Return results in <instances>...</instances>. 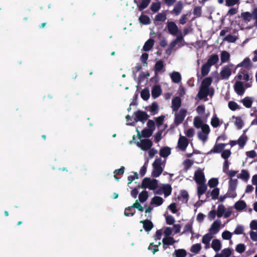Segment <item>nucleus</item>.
<instances>
[{"label":"nucleus","instance_id":"46","mask_svg":"<svg viewBox=\"0 0 257 257\" xmlns=\"http://www.w3.org/2000/svg\"><path fill=\"white\" fill-rule=\"evenodd\" d=\"M176 257H185L187 255V251L184 249H178L175 250Z\"/></svg>","mask_w":257,"mask_h":257},{"label":"nucleus","instance_id":"22","mask_svg":"<svg viewBox=\"0 0 257 257\" xmlns=\"http://www.w3.org/2000/svg\"><path fill=\"white\" fill-rule=\"evenodd\" d=\"M162 93V89L160 85H155L152 89V96L154 99L158 97Z\"/></svg>","mask_w":257,"mask_h":257},{"label":"nucleus","instance_id":"50","mask_svg":"<svg viewBox=\"0 0 257 257\" xmlns=\"http://www.w3.org/2000/svg\"><path fill=\"white\" fill-rule=\"evenodd\" d=\"M218 180L217 178H212L210 179L208 182V185L210 188H215L218 184Z\"/></svg>","mask_w":257,"mask_h":257},{"label":"nucleus","instance_id":"28","mask_svg":"<svg viewBox=\"0 0 257 257\" xmlns=\"http://www.w3.org/2000/svg\"><path fill=\"white\" fill-rule=\"evenodd\" d=\"M171 154V149L168 147H164L160 150V155L163 158H166Z\"/></svg>","mask_w":257,"mask_h":257},{"label":"nucleus","instance_id":"62","mask_svg":"<svg viewBox=\"0 0 257 257\" xmlns=\"http://www.w3.org/2000/svg\"><path fill=\"white\" fill-rule=\"evenodd\" d=\"M198 138L203 142H205L208 139V135L204 134L201 131L198 133Z\"/></svg>","mask_w":257,"mask_h":257},{"label":"nucleus","instance_id":"52","mask_svg":"<svg viewBox=\"0 0 257 257\" xmlns=\"http://www.w3.org/2000/svg\"><path fill=\"white\" fill-rule=\"evenodd\" d=\"M163 61L160 60L156 63L155 65V70L156 72H160L163 69Z\"/></svg>","mask_w":257,"mask_h":257},{"label":"nucleus","instance_id":"39","mask_svg":"<svg viewBox=\"0 0 257 257\" xmlns=\"http://www.w3.org/2000/svg\"><path fill=\"white\" fill-rule=\"evenodd\" d=\"M247 138L246 135H242L238 139L237 144L241 148H242L246 144Z\"/></svg>","mask_w":257,"mask_h":257},{"label":"nucleus","instance_id":"33","mask_svg":"<svg viewBox=\"0 0 257 257\" xmlns=\"http://www.w3.org/2000/svg\"><path fill=\"white\" fill-rule=\"evenodd\" d=\"M162 188H163V193H164L165 197H167V196H169L170 195H171L172 190V188L171 185H170L169 184H167L166 185H164L162 187Z\"/></svg>","mask_w":257,"mask_h":257},{"label":"nucleus","instance_id":"16","mask_svg":"<svg viewBox=\"0 0 257 257\" xmlns=\"http://www.w3.org/2000/svg\"><path fill=\"white\" fill-rule=\"evenodd\" d=\"M153 132L152 130L145 128L142 131L141 134L139 131H138L137 135L139 139H141L142 137L149 138L153 135Z\"/></svg>","mask_w":257,"mask_h":257},{"label":"nucleus","instance_id":"19","mask_svg":"<svg viewBox=\"0 0 257 257\" xmlns=\"http://www.w3.org/2000/svg\"><path fill=\"white\" fill-rule=\"evenodd\" d=\"M140 223L143 224V228L147 232H149L151 231L154 227L153 222L149 219L141 220L140 221Z\"/></svg>","mask_w":257,"mask_h":257},{"label":"nucleus","instance_id":"60","mask_svg":"<svg viewBox=\"0 0 257 257\" xmlns=\"http://www.w3.org/2000/svg\"><path fill=\"white\" fill-rule=\"evenodd\" d=\"M221 253L223 257H229L231 254V250L229 248H226L221 250Z\"/></svg>","mask_w":257,"mask_h":257},{"label":"nucleus","instance_id":"31","mask_svg":"<svg viewBox=\"0 0 257 257\" xmlns=\"http://www.w3.org/2000/svg\"><path fill=\"white\" fill-rule=\"evenodd\" d=\"M211 67V66L209 65L206 63H205L202 66L201 69V72L202 76H205L209 73Z\"/></svg>","mask_w":257,"mask_h":257},{"label":"nucleus","instance_id":"47","mask_svg":"<svg viewBox=\"0 0 257 257\" xmlns=\"http://www.w3.org/2000/svg\"><path fill=\"white\" fill-rule=\"evenodd\" d=\"M180 195L181 196L178 197V199L183 198L186 203L187 202L189 199V194L187 191L185 190H181Z\"/></svg>","mask_w":257,"mask_h":257},{"label":"nucleus","instance_id":"15","mask_svg":"<svg viewBox=\"0 0 257 257\" xmlns=\"http://www.w3.org/2000/svg\"><path fill=\"white\" fill-rule=\"evenodd\" d=\"M226 145V144L223 143L216 144L213 149L208 153V154L212 153H220L223 150Z\"/></svg>","mask_w":257,"mask_h":257},{"label":"nucleus","instance_id":"17","mask_svg":"<svg viewBox=\"0 0 257 257\" xmlns=\"http://www.w3.org/2000/svg\"><path fill=\"white\" fill-rule=\"evenodd\" d=\"M237 78L239 80L243 79L246 82L249 80V76L248 74V72L246 70L243 69H241L239 70L237 75Z\"/></svg>","mask_w":257,"mask_h":257},{"label":"nucleus","instance_id":"40","mask_svg":"<svg viewBox=\"0 0 257 257\" xmlns=\"http://www.w3.org/2000/svg\"><path fill=\"white\" fill-rule=\"evenodd\" d=\"M228 106L232 111H235L237 109H241V107L234 101H230L228 102Z\"/></svg>","mask_w":257,"mask_h":257},{"label":"nucleus","instance_id":"11","mask_svg":"<svg viewBox=\"0 0 257 257\" xmlns=\"http://www.w3.org/2000/svg\"><path fill=\"white\" fill-rule=\"evenodd\" d=\"M221 221L220 220H216L213 222L209 229V233L211 234H215L219 230Z\"/></svg>","mask_w":257,"mask_h":257},{"label":"nucleus","instance_id":"8","mask_svg":"<svg viewBox=\"0 0 257 257\" xmlns=\"http://www.w3.org/2000/svg\"><path fill=\"white\" fill-rule=\"evenodd\" d=\"M194 179L197 184L205 182V175L204 173L201 170L195 171Z\"/></svg>","mask_w":257,"mask_h":257},{"label":"nucleus","instance_id":"20","mask_svg":"<svg viewBox=\"0 0 257 257\" xmlns=\"http://www.w3.org/2000/svg\"><path fill=\"white\" fill-rule=\"evenodd\" d=\"M253 98L249 96H246L242 99L240 102L246 108H250L253 102Z\"/></svg>","mask_w":257,"mask_h":257},{"label":"nucleus","instance_id":"18","mask_svg":"<svg viewBox=\"0 0 257 257\" xmlns=\"http://www.w3.org/2000/svg\"><path fill=\"white\" fill-rule=\"evenodd\" d=\"M252 66V63L250 59L246 57L244 60L236 65V67H243L247 69H250Z\"/></svg>","mask_w":257,"mask_h":257},{"label":"nucleus","instance_id":"57","mask_svg":"<svg viewBox=\"0 0 257 257\" xmlns=\"http://www.w3.org/2000/svg\"><path fill=\"white\" fill-rule=\"evenodd\" d=\"M219 194V189L218 188H215L211 192V195L213 200H215L218 198Z\"/></svg>","mask_w":257,"mask_h":257},{"label":"nucleus","instance_id":"1","mask_svg":"<svg viewBox=\"0 0 257 257\" xmlns=\"http://www.w3.org/2000/svg\"><path fill=\"white\" fill-rule=\"evenodd\" d=\"M158 186V181L155 179L151 180L150 178H145L142 182L141 186L139 185V188L144 189L149 188L150 190H155Z\"/></svg>","mask_w":257,"mask_h":257},{"label":"nucleus","instance_id":"56","mask_svg":"<svg viewBox=\"0 0 257 257\" xmlns=\"http://www.w3.org/2000/svg\"><path fill=\"white\" fill-rule=\"evenodd\" d=\"M237 179H230V181H229V187L228 188H231V189H236L237 184Z\"/></svg>","mask_w":257,"mask_h":257},{"label":"nucleus","instance_id":"21","mask_svg":"<svg viewBox=\"0 0 257 257\" xmlns=\"http://www.w3.org/2000/svg\"><path fill=\"white\" fill-rule=\"evenodd\" d=\"M209 94V89L200 87L198 92L197 96L200 99L206 97Z\"/></svg>","mask_w":257,"mask_h":257},{"label":"nucleus","instance_id":"38","mask_svg":"<svg viewBox=\"0 0 257 257\" xmlns=\"http://www.w3.org/2000/svg\"><path fill=\"white\" fill-rule=\"evenodd\" d=\"M148 192L146 190H144L139 194V199L141 202L143 203L148 199Z\"/></svg>","mask_w":257,"mask_h":257},{"label":"nucleus","instance_id":"36","mask_svg":"<svg viewBox=\"0 0 257 257\" xmlns=\"http://www.w3.org/2000/svg\"><path fill=\"white\" fill-rule=\"evenodd\" d=\"M201 248L202 246L200 243H196L192 245L190 250L194 254H197L201 250Z\"/></svg>","mask_w":257,"mask_h":257},{"label":"nucleus","instance_id":"13","mask_svg":"<svg viewBox=\"0 0 257 257\" xmlns=\"http://www.w3.org/2000/svg\"><path fill=\"white\" fill-rule=\"evenodd\" d=\"M181 99L178 96H176L173 98L171 107L173 111H177L178 110L181 106Z\"/></svg>","mask_w":257,"mask_h":257},{"label":"nucleus","instance_id":"6","mask_svg":"<svg viewBox=\"0 0 257 257\" xmlns=\"http://www.w3.org/2000/svg\"><path fill=\"white\" fill-rule=\"evenodd\" d=\"M167 28L169 33L173 36H176L179 31L177 25L173 21L167 22Z\"/></svg>","mask_w":257,"mask_h":257},{"label":"nucleus","instance_id":"53","mask_svg":"<svg viewBox=\"0 0 257 257\" xmlns=\"http://www.w3.org/2000/svg\"><path fill=\"white\" fill-rule=\"evenodd\" d=\"M203 124H203V122L200 117L196 116L194 118V125L196 128H199L201 127Z\"/></svg>","mask_w":257,"mask_h":257},{"label":"nucleus","instance_id":"49","mask_svg":"<svg viewBox=\"0 0 257 257\" xmlns=\"http://www.w3.org/2000/svg\"><path fill=\"white\" fill-rule=\"evenodd\" d=\"M220 121L218 117L215 115L211 118V124L213 127H217L220 125Z\"/></svg>","mask_w":257,"mask_h":257},{"label":"nucleus","instance_id":"3","mask_svg":"<svg viewBox=\"0 0 257 257\" xmlns=\"http://www.w3.org/2000/svg\"><path fill=\"white\" fill-rule=\"evenodd\" d=\"M232 64H229L223 66L220 71V77L222 79H227L231 74V68L233 67Z\"/></svg>","mask_w":257,"mask_h":257},{"label":"nucleus","instance_id":"59","mask_svg":"<svg viewBox=\"0 0 257 257\" xmlns=\"http://www.w3.org/2000/svg\"><path fill=\"white\" fill-rule=\"evenodd\" d=\"M249 177V174L247 171L245 170H242L241 174H240V178L242 179L247 181Z\"/></svg>","mask_w":257,"mask_h":257},{"label":"nucleus","instance_id":"14","mask_svg":"<svg viewBox=\"0 0 257 257\" xmlns=\"http://www.w3.org/2000/svg\"><path fill=\"white\" fill-rule=\"evenodd\" d=\"M183 3L182 1H178L175 5L173 10L171 12L175 16H178L182 12L183 9Z\"/></svg>","mask_w":257,"mask_h":257},{"label":"nucleus","instance_id":"23","mask_svg":"<svg viewBox=\"0 0 257 257\" xmlns=\"http://www.w3.org/2000/svg\"><path fill=\"white\" fill-rule=\"evenodd\" d=\"M219 60L218 56L217 54H213L210 56L206 63L210 66L215 65Z\"/></svg>","mask_w":257,"mask_h":257},{"label":"nucleus","instance_id":"5","mask_svg":"<svg viewBox=\"0 0 257 257\" xmlns=\"http://www.w3.org/2000/svg\"><path fill=\"white\" fill-rule=\"evenodd\" d=\"M187 110L185 109H181L178 113L175 115L174 122L178 125L182 122L186 115Z\"/></svg>","mask_w":257,"mask_h":257},{"label":"nucleus","instance_id":"12","mask_svg":"<svg viewBox=\"0 0 257 257\" xmlns=\"http://www.w3.org/2000/svg\"><path fill=\"white\" fill-rule=\"evenodd\" d=\"M162 242L163 248L166 249L168 245H173L176 240L172 236H166L163 238Z\"/></svg>","mask_w":257,"mask_h":257},{"label":"nucleus","instance_id":"54","mask_svg":"<svg viewBox=\"0 0 257 257\" xmlns=\"http://www.w3.org/2000/svg\"><path fill=\"white\" fill-rule=\"evenodd\" d=\"M186 232H190L192 234H193L194 233V231L192 229V222H189L185 225L183 233H186Z\"/></svg>","mask_w":257,"mask_h":257},{"label":"nucleus","instance_id":"32","mask_svg":"<svg viewBox=\"0 0 257 257\" xmlns=\"http://www.w3.org/2000/svg\"><path fill=\"white\" fill-rule=\"evenodd\" d=\"M232 118L235 119V125L238 130L242 128L243 125V121L240 116H232Z\"/></svg>","mask_w":257,"mask_h":257},{"label":"nucleus","instance_id":"45","mask_svg":"<svg viewBox=\"0 0 257 257\" xmlns=\"http://www.w3.org/2000/svg\"><path fill=\"white\" fill-rule=\"evenodd\" d=\"M151 0H142V2L138 6L139 10L142 11L143 10L148 7L149 4L150 3Z\"/></svg>","mask_w":257,"mask_h":257},{"label":"nucleus","instance_id":"30","mask_svg":"<svg viewBox=\"0 0 257 257\" xmlns=\"http://www.w3.org/2000/svg\"><path fill=\"white\" fill-rule=\"evenodd\" d=\"M172 81L175 83H179L181 80V74L178 72H173L171 74Z\"/></svg>","mask_w":257,"mask_h":257},{"label":"nucleus","instance_id":"9","mask_svg":"<svg viewBox=\"0 0 257 257\" xmlns=\"http://www.w3.org/2000/svg\"><path fill=\"white\" fill-rule=\"evenodd\" d=\"M234 89L238 95H242L245 92L243 82L240 81H236L234 85Z\"/></svg>","mask_w":257,"mask_h":257},{"label":"nucleus","instance_id":"37","mask_svg":"<svg viewBox=\"0 0 257 257\" xmlns=\"http://www.w3.org/2000/svg\"><path fill=\"white\" fill-rule=\"evenodd\" d=\"M140 22L144 25H149L151 23V20L149 16L145 15H141L139 18Z\"/></svg>","mask_w":257,"mask_h":257},{"label":"nucleus","instance_id":"7","mask_svg":"<svg viewBox=\"0 0 257 257\" xmlns=\"http://www.w3.org/2000/svg\"><path fill=\"white\" fill-rule=\"evenodd\" d=\"M134 114L136 116V118H135L136 121H140L144 123L145 121L148 119L149 117V115L147 113L142 110H138L135 112Z\"/></svg>","mask_w":257,"mask_h":257},{"label":"nucleus","instance_id":"10","mask_svg":"<svg viewBox=\"0 0 257 257\" xmlns=\"http://www.w3.org/2000/svg\"><path fill=\"white\" fill-rule=\"evenodd\" d=\"M189 144L188 140L184 136H180L178 142V147L183 151H184Z\"/></svg>","mask_w":257,"mask_h":257},{"label":"nucleus","instance_id":"48","mask_svg":"<svg viewBox=\"0 0 257 257\" xmlns=\"http://www.w3.org/2000/svg\"><path fill=\"white\" fill-rule=\"evenodd\" d=\"M225 211V208L223 204H220L217 207V210L216 212L217 216L218 217H221L223 215Z\"/></svg>","mask_w":257,"mask_h":257},{"label":"nucleus","instance_id":"24","mask_svg":"<svg viewBox=\"0 0 257 257\" xmlns=\"http://www.w3.org/2000/svg\"><path fill=\"white\" fill-rule=\"evenodd\" d=\"M212 82V79L210 77L205 78L201 82L200 87L209 89V86Z\"/></svg>","mask_w":257,"mask_h":257},{"label":"nucleus","instance_id":"55","mask_svg":"<svg viewBox=\"0 0 257 257\" xmlns=\"http://www.w3.org/2000/svg\"><path fill=\"white\" fill-rule=\"evenodd\" d=\"M158 105L156 102H154L152 103L150 111L151 112L152 115H154L158 112Z\"/></svg>","mask_w":257,"mask_h":257},{"label":"nucleus","instance_id":"51","mask_svg":"<svg viewBox=\"0 0 257 257\" xmlns=\"http://www.w3.org/2000/svg\"><path fill=\"white\" fill-rule=\"evenodd\" d=\"M241 17L245 21L247 22L250 21L252 18L251 14L248 12L241 13Z\"/></svg>","mask_w":257,"mask_h":257},{"label":"nucleus","instance_id":"64","mask_svg":"<svg viewBox=\"0 0 257 257\" xmlns=\"http://www.w3.org/2000/svg\"><path fill=\"white\" fill-rule=\"evenodd\" d=\"M231 151L229 150H223L221 153V157L224 159H227L231 155Z\"/></svg>","mask_w":257,"mask_h":257},{"label":"nucleus","instance_id":"41","mask_svg":"<svg viewBox=\"0 0 257 257\" xmlns=\"http://www.w3.org/2000/svg\"><path fill=\"white\" fill-rule=\"evenodd\" d=\"M132 208H135L138 209L140 211L143 212L144 211V208L139 203L138 200H136L135 202L131 206H129L126 208L127 210H132Z\"/></svg>","mask_w":257,"mask_h":257},{"label":"nucleus","instance_id":"27","mask_svg":"<svg viewBox=\"0 0 257 257\" xmlns=\"http://www.w3.org/2000/svg\"><path fill=\"white\" fill-rule=\"evenodd\" d=\"M211 247L216 252L218 251L221 248V244L219 240L214 239L212 240Z\"/></svg>","mask_w":257,"mask_h":257},{"label":"nucleus","instance_id":"4","mask_svg":"<svg viewBox=\"0 0 257 257\" xmlns=\"http://www.w3.org/2000/svg\"><path fill=\"white\" fill-rule=\"evenodd\" d=\"M138 147L140 148L143 151H147L149 150L153 146V143L150 139L141 140L140 142L137 143Z\"/></svg>","mask_w":257,"mask_h":257},{"label":"nucleus","instance_id":"2","mask_svg":"<svg viewBox=\"0 0 257 257\" xmlns=\"http://www.w3.org/2000/svg\"><path fill=\"white\" fill-rule=\"evenodd\" d=\"M162 160L161 158L156 159L153 164V171L152 176L153 177H158L161 175L163 171V169L161 167Z\"/></svg>","mask_w":257,"mask_h":257},{"label":"nucleus","instance_id":"44","mask_svg":"<svg viewBox=\"0 0 257 257\" xmlns=\"http://www.w3.org/2000/svg\"><path fill=\"white\" fill-rule=\"evenodd\" d=\"M161 8L160 2L153 3L151 6L150 9L154 12H157Z\"/></svg>","mask_w":257,"mask_h":257},{"label":"nucleus","instance_id":"42","mask_svg":"<svg viewBox=\"0 0 257 257\" xmlns=\"http://www.w3.org/2000/svg\"><path fill=\"white\" fill-rule=\"evenodd\" d=\"M141 96L144 100L149 99L150 96V91L148 88H145L141 92Z\"/></svg>","mask_w":257,"mask_h":257},{"label":"nucleus","instance_id":"35","mask_svg":"<svg viewBox=\"0 0 257 257\" xmlns=\"http://www.w3.org/2000/svg\"><path fill=\"white\" fill-rule=\"evenodd\" d=\"M163 199L159 196L154 197L151 200V204H155L157 206H160L163 203Z\"/></svg>","mask_w":257,"mask_h":257},{"label":"nucleus","instance_id":"63","mask_svg":"<svg viewBox=\"0 0 257 257\" xmlns=\"http://www.w3.org/2000/svg\"><path fill=\"white\" fill-rule=\"evenodd\" d=\"M243 227L241 225H237L234 231V233L237 235L241 234L243 233Z\"/></svg>","mask_w":257,"mask_h":257},{"label":"nucleus","instance_id":"61","mask_svg":"<svg viewBox=\"0 0 257 257\" xmlns=\"http://www.w3.org/2000/svg\"><path fill=\"white\" fill-rule=\"evenodd\" d=\"M245 246L243 243L237 244L235 247V250L240 253L243 252L245 251Z\"/></svg>","mask_w":257,"mask_h":257},{"label":"nucleus","instance_id":"43","mask_svg":"<svg viewBox=\"0 0 257 257\" xmlns=\"http://www.w3.org/2000/svg\"><path fill=\"white\" fill-rule=\"evenodd\" d=\"M212 237V234L210 233H208L203 236L202 241L205 245L209 244Z\"/></svg>","mask_w":257,"mask_h":257},{"label":"nucleus","instance_id":"29","mask_svg":"<svg viewBox=\"0 0 257 257\" xmlns=\"http://www.w3.org/2000/svg\"><path fill=\"white\" fill-rule=\"evenodd\" d=\"M246 204L243 200H239L234 204V208L238 211H241L245 208Z\"/></svg>","mask_w":257,"mask_h":257},{"label":"nucleus","instance_id":"58","mask_svg":"<svg viewBox=\"0 0 257 257\" xmlns=\"http://www.w3.org/2000/svg\"><path fill=\"white\" fill-rule=\"evenodd\" d=\"M166 19V15L164 13H159L155 17V20L157 21L164 22Z\"/></svg>","mask_w":257,"mask_h":257},{"label":"nucleus","instance_id":"25","mask_svg":"<svg viewBox=\"0 0 257 257\" xmlns=\"http://www.w3.org/2000/svg\"><path fill=\"white\" fill-rule=\"evenodd\" d=\"M155 41L153 39H149L145 43L143 46V50L145 51H148L150 50L154 45Z\"/></svg>","mask_w":257,"mask_h":257},{"label":"nucleus","instance_id":"34","mask_svg":"<svg viewBox=\"0 0 257 257\" xmlns=\"http://www.w3.org/2000/svg\"><path fill=\"white\" fill-rule=\"evenodd\" d=\"M220 59L222 63L227 62L230 59V54L226 51H223L220 54Z\"/></svg>","mask_w":257,"mask_h":257},{"label":"nucleus","instance_id":"26","mask_svg":"<svg viewBox=\"0 0 257 257\" xmlns=\"http://www.w3.org/2000/svg\"><path fill=\"white\" fill-rule=\"evenodd\" d=\"M199 186L197 187V194L200 198V196L205 193L206 191L207 187L205 183L202 184H198Z\"/></svg>","mask_w":257,"mask_h":257}]
</instances>
